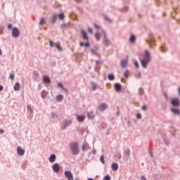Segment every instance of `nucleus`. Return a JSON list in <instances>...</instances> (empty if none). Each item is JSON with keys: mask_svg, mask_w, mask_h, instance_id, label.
I'll list each match as a JSON object with an SVG mask.
<instances>
[{"mask_svg": "<svg viewBox=\"0 0 180 180\" xmlns=\"http://www.w3.org/2000/svg\"><path fill=\"white\" fill-rule=\"evenodd\" d=\"M37 77H39V74H37V73H36V75H35Z\"/></svg>", "mask_w": 180, "mask_h": 180, "instance_id": "52", "label": "nucleus"}, {"mask_svg": "<svg viewBox=\"0 0 180 180\" xmlns=\"http://www.w3.org/2000/svg\"><path fill=\"white\" fill-rule=\"evenodd\" d=\"M171 111L172 112V113H174V115H180V110L179 109H176V108H172Z\"/></svg>", "mask_w": 180, "mask_h": 180, "instance_id": "13", "label": "nucleus"}, {"mask_svg": "<svg viewBox=\"0 0 180 180\" xmlns=\"http://www.w3.org/2000/svg\"><path fill=\"white\" fill-rule=\"evenodd\" d=\"M94 27H96V29H101V27H99V25L94 24Z\"/></svg>", "mask_w": 180, "mask_h": 180, "instance_id": "40", "label": "nucleus"}, {"mask_svg": "<svg viewBox=\"0 0 180 180\" xmlns=\"http://www.w3.org/2000/svg\"><path fill=\"white\" fill-rule=\"evenodd\" d=\"M58 86L60 88H62V89H63V91H66V92H68V91H67V89H65V88H64V86L63 85V83H58Z\"/></svg>", "mask_w": 180, "mask_h": 180, "instance_id": "24", "label": "nucleus"}, {"mask_svg": "<svg viewBox=\"0 0 180 180\" xmlns=\"http://www.w3.org/2000/svg\"><path fill=\"white\" fill-rule=\"evenodd\" d=\"M56 49H58V50H59L60 51H63V48H61V46L56 45Z\"/></svg>", "mask_w": 180, "mask_h": 180, "instance_id": "35", "label": "nucleus"}, {"mask_svg": "<svg viewBox=\"0 0 180 180\" xmlns=\"http://www.w3.org/2000/svg\"><path fill=\"white\" fill-rule=\"evenodd\" d=\"M86 147H87L86 144H84L82 147V151H85V150H86Z\"/></svg>", "mask_w": 180, "mask_h": 180, "instance_id": "33", "label": "nucleus"}, {"mask_svg": "<svg viewBox=\"0 0 180 180\" xmlns=\"http://www.w3.org/2000/svg\"><path fill=\"white\" fill-rule=\"evenodd\" d=\"M108 79H110V81H113L115 79V75H108Z\"/></svg>", "mask_w": 180, "mask_h": 180, "instance_id": "28", "label": "nucleus"}, {"mask_svg": "<svg viewBox=\"0 0 180 180\" xmlns=\"http://www.w3.org/2000/svg\"><path fill=\"white\" fill-rule=\"evenodd\" d=\"M127 155H130V150H128V151L127 152Z\"/></svg>", "mask_w": 180, "mask_h": 180, "instance_id": "48", "label": "nucleus"}, {"mask_svg": "<svg viewBox=\"0 0 180 180\" xmlns=\"http://www.w3.org/2000/svg\"><path fill=\"white\" fill-rule=\"evenodd\" d=\"M44 82H45L46 84H50V82H51V80L50 79V77L45 76L44 77Z\"/></svg>", "mask_w": 180, "mask_h": 180, "instance_id": "17", "label": "nucleus"}, {"mask_svg": "<svg viewBox=\"0 0 180 180\" xmlns=\"http://www.w3.org/2000/svg\"><path fill=\"white\" fill-rule=\"evenodd\" d=\"M77 119L78 122H84V120H85V116L77 115Z\"/></svg>", "mask_w": 180, "mask_h": 180, "instance_id": "12", "label": "nucleus"}, {"mask_svg": "<svg viewBox=\"0 0 180 180\" xmlns=\"http://www.w3.org/2000/svg\"><path fill=\"white\" fill-rule=\"evenodd\" d=\"M87 117L89 119H91L93 120V119H94V112H87Z\"/></svg>", "mask_w": 180, "mask_h": 180, "instance_id": "19", "label": "nucleus"}, {"mask_svg": "<svg viewBox=\"0 0 180 180\" xmlns=\"http://www.w3.org/2000/svg\"><path fill=\"white\" fill-rule=\"evenodd\" d=\"M56 155L53 154V155H51L50 156V158H49V161H50L51 162H54L56 161Z\"/></svg>", "mask_w": 180, "mask_h": 180, "instance_id": "18", "label": "nucleus"}, {"mask_svg": "<svg viewBox=\"0 0 180 180\" xmlns=\"http://www.w3.org/2000/svg\"><path fill=\"white\" fill-rule=\"evenodd\" d=\"M10 78L13 81L15 79V75L13 73L10 74Z\"/></svg>", "mask_w": 180, "mask_h": 180, "instance_id": "32", "label": "nucleus"}, {"mask_svg": "<svg viewBox=\"0 0 180 180\" xmlns=\"http://www.w3.org/2000/svg\"><path fill=\"white\" fill-rule=\"evenodd\" d=\"M96 88H98V86H96V84L91 83V89H93V91H95Z\"/></svg>", "mask_w": 180, "mask_h": 180, "instance_id": "27", "label": "nucleus"}, {"mask_svg": "<svg viewBox=\"0 0 180 180\" xmlns=\"http://www.w3.org/2000/svg\"><path fill=\"white\" fill-rule=\"evenodd\" d=\"M81 33H82V36L83 37L84 40H86V41H87L86 43H80V46L81 47H84V46H85V47H89V38L88 37V34L86 33V31L82 30H81Z\"/></svg>", "mask_w": 180, "mask_h": 180, "instance_id": "3", "label": "nucleus"}, {"mask_svg": "<svg viewBox=\"0 0 180 180\" xmlns=\"http://www.w3.org/2000/svg\"><path fill=\"white\" fill-rule=\"evenodd\" d=\"M136 118H137V119H141V114L138 113V114L136 115Z\"/></svg>", "mask_w": 180, "mask_h": 180, "instance_id": "37", "label": "nucleus"}, {"mask_svg": "<svg viewBox=\"0 0 180 180\" xmlns=\"http://www.w3.org/2000/svg\"><path fill=\"white\" fill-rule=\"evenodd\" d=\"M165 96H166V98H167V94H165Z\"/></svg>", "mask_w": 180, "mask_h": 180, "instance_id": "56", "label": "nucleus"}, {"mask_svg": "<svg viewBox=\"0 0 180 180\" xmlns=\"http://www.w3.org/2000/svg\"><path fill=\"white\" fill-rule=\"evenodd\" d=\"M179 94L180 95V87L179 88Z\"/></svg>", "mask_w": 180, "mask_h": 180, "instance_id": "50", "label": "nucleus"}, {"mask_svg": "<svg viewBox=\"0 0 180 180\" xmlns=\"http://www.w3.org/2000/svg\"><path fill=\"white\" fill-rule=\"evenodd\" d=\"M95 37H96V40L98 41H99V40H101V33H99V32L96 33Z\"/></svg>", "mask_w": 180, "mask_h": 180, "instance_id": "21", "label": "nucleus"}, {"mask_svg": "<svg viewBox=\"0 0 180 180\" xmlns=\"http://www.w3.org/2000/svg\"><path fill=\"white\" fill-rule=\"evenodd\" d=\"M1 91H4V86L2 85H0V92Z\"/></svg>", "mask_w": 180, "mask_h": 180, "instance_id": "44", "label": "nucleus"}, {"mask_svg": "<svg viewBox=\"0 0 180 180\" xmlns=\"http://www.w3.org/2000/svg\"><path fill=\"white\" fill-rule=\"evenodd\" d=\"M65 176L68 180H74V176L72 175V173L70 170L65 171Z\"/></svg>", "mask_w": 180, "mask_h": 180, "instance_id": "6", "label": "nucleus"}, {"mask_svg": "<svg viewBox=\"0 0 180 180\" xmlns=\"http://www.w3.org/2000/svg\"><path fill=\"white\" fill-rule=\"evenodd\" d=\"M49 46H51V47H54V42H53V41H49Z\"/></svg>", "mask_w": 180, "mask_h": 180, "instance_id": "34", "label": "nucleus"}, {"mask_svg": "<svg viewBox=\"0 0 180 180\" xmlns=\"http://www.w3.org/2000/svg\"><path fill=\"white\" fill-rule=\"evenodd\" d=\"M171 104L172 105V106H174L175 108H179L180 106L179 98H172Z\"/></svg>", "mask_w": 180, "mask_h": 180, "instance_id": "5", "label": "nucleus"}, {"mask_svg": "<svg viewBox=\"0 0 180 180\" xmlns=\"http://www.w3.org/2000/svg\"><path fill=\"white\" fill-rule=\"evenodd\" d=\"M56 99L58 101V102H61L63 99H64V96L59 94L56 96Z\"/></svg>", "mask_w": 180, "mask_h": 180, "instance_id": "14", "label": "nucleus"}, {"mask_svg": "<svg viewBox=\"0 0 180 180\" xmlns=\"http://www.w3.org/2000/svg\"><path fill=\"white\" fill-rule=\"evenodd\" d=\"M88 32H89V33H93V30L91 28H88Z\"/></svg>", "mask_w": 180, "mask_h": 180, "instance_id": "43", "label": "nucleus"}, {"mask_svg": "<svg viewBox=\"0 0 180 180\" xmlns=\"http://www.w3.org/2000/svg\"><path fill=\"white\" fill-rule=\"evenodd\" d=\"M134 65H135V67H136V68H139V63L138 62H135Z\"/></svg>", "mask_w": 180, "mask_h": 180, "instance_id": "42", "label": "nucleus"}, {"mask_svg": "<svg viewBox=\"0 0 180 180\" xmlns=\"http://www.w3.org/2000/svg\"><path fill=\"white\" fill-rule=\"evenodd\" d=\"M103 180H110V176H105L103 179Z\"/></svg>", "mask_w": 180, "mask_h": 180, "instance_id": "36", "label": "nucleus"}, {"mask_svg": "<svg viewBox=\"0 0 180 180\" xmlns=\"http://www.w3.org/2000/svg\"><path fill=\"white\" fill-rule=\"evenodd\" d=\"M105 109H108V104L103 103L98 105V110L103 111Z\"/></svg>", "mask_w": 180, "mask_h": 180, "instance_id": "8", "label": "nucleus"}, {"mask_svg": "<svg viewBox=\"0 0 180 180\" xmlns=\"http://www.w3.org/2000/svg\"><path fill=\"white\" fill-rule=\"evenodd\" d=\"M121 66L122 67H127V60H124L121 62Z\"/></svg>", "mask_w": 180, "mask_h": 180, "instance_id": "22", "label": "nucleus"}, {"mask_svg": "<svg viewBox=\"0 0 180 180\" xmlns=\"http://www.w3.org/2000/svg\"><path fill=\"white\" fill-rule=\"evenodd\" d=\"M129 41H130L131 43H133L134 41H136V36H134L133 34L131 35Z\"/></svg>", "mask_w": 180, "mask_h": 180, "instance_id": "23", "label": "nucleus"}, {"mask_svg": "<svg viewBox=\"0 0 180 180\" xmlns=\"http://www.w3.org/2000/svg\"><path fill=\"white\" fill-rule=\"evenodd\" d=\"M52 117H57V115L56 114H52Z\"/></svg>", "mask_w": 180, "mask_h": 180, "instance_id": "47", "label": "nucleus"}, {"mask_svg": "<svg viewBox=\"0 0 180 180\" xmlns=\"http://www.w3.org/2000/svg\"><path fill=\"white\" fill-rule=\"evenodd\" d=\"M112 171H117V169H119V165H117L116 162L112 163Z\"/></svg>", "mask_w": 180, "mask_h": 180, "instance_id": "11", "label": "nucleus"}, {"mask_svg": "<svg viewBox=\"0 0 180 180\" xmlns=\"http://www.w3.org/2000/svg\"><path fill=\"white\" fill-rule=\"evenodd\" d=\"M103 36H104V41L105 43H109V40L108 39V37H106V32L105 31H102Z\"/></svg>", "mask_w": 180, "mask_h": 180, "instance_id": "20", "label": "nucleus"}, {"mask_svg": "<svg viewBox=\"0 0 180 180\" xmlns=\"http://www.w3.org/2000/svg\"><path fill=\"white\" fill-rule=\"evenodd\" d=\"M12 36L13 37H19L20 36V31L18 27H13L12 29Z\"/></svg>", "mask_w": 180, "mask_h": 180, "instance_id": "4", "label": "nucleus"}, {"mask_svg": "<svg viewBox=\"0 0 180 180\" xmlns=\"http://www.w3.org/2000/svg\"><path fill=\"white\" fill-rule=\"evenodd\" d=\"M4 129H0V134H4Z\"/></svg>", "mask_w": 180, "mask_h": 180, "instance_id": "45", "label": "nucleus"}, {"mask_svg": "<svg viewBox=\"0 0 180 180\" xmlns=\"http://www.w3.org/2000/svg\"><path fill=\"white\" fill-rule=\"evenodd\" d=\"M17 153L18 155H24L25 154V150L22 149L20 146L17 147Z\"/></svg>", "mask_w": 180, "mask_h": 180, "instance_id": "9", "label": "nucleus"}, {"mask_svg": "<svg viewBox=\"0 0 180 180\" xmlns=\"http://www.w3.org/2000/svg\"><path fill=\"white\" fill-rule=\"evenodd\" d=\"M46 23V19H44V18H41L39 22V25H44Z\"/></svg>", "mask_w": 180, "mask_h": 180, "instance_id": "25", "label": "nucleus"}, {"mask_svg": "<svg viewBox=\"0 0 180 180\" xmlns=\"http://www.w3.org/2000/svg\"><path fill=\"white\" fill-rule=\"evenodd\" d=\"M20 84L19 82H16L14 86V91H20Z\"/></svg>", "mask_w": 180, "mask_h": 180, "instance_id": "15", "label": "nucleus"}, {"mask_svg": "<svg viewBox=\"0 0 180 180\" xmlns=\"http://www.w3.org/2000/svg\"><path fill=\"white\" fill-rule=\"evenodd\" d=\"M162 53H164V51H163V50H162Z\"/></svg>", "mask_w": 180, "mask_h": 180, "instance_id": "55", "label": "nucleus"}, {"mask_svg": "<svg viewBox=\"0 0 180 180\" xmlns=\"http://www.w3.org/2000/svg\"><path fill=\"white\" fill-rule=\"evenodd\" d=\"M115 91L119 92V91H120V89H122V86L120 85V84L117 83L115 84Z\"/></svg>", "mask_w": 180, "mask_h": 180, "instance_id": "16", "label": "nucleus"}, {"mask_svg": "<svg viewBox=\"0 0 180 180\" xmlns=\"http://www.w3.org/2000/svg\"><path fill=\"white\" fill-rule=\"evenodd\" d=\"M70 151L73 155H78L79 154V145L77 142H73L70 146Z\"/></svg>", "mask_w": 180, "mask_h": 180, "instance_id": "2", "label": "nucleus"}, {"mask_svg": "<svg viewBox=\"0 0 180 180\" xmlns=\"http://www.w3.org/2000/svg\"><path fill=\"white\" fill-rule=\"evenodd\" d=\"M124 76L125 77V78H129V71L128 70L124 72Z\"/></svg>", "mask_w": 180, "mask_h": 180, "instance_id": "31", "label": "nucleus"}, {"mask_svg": "<svg viewBox=\"0 0 180 180\" xmlns=\"http://www.w3.org/2000/svg\"><path fill=\"white\" fill-rule=\"evenodd\" d=\"M58 16H59V19L60 20H63L64 19V18H65L64 13H60Z\"/></svg>", "mask_w": 180, "mask_h": 180, "instance_id": "30", "label": "nucleus"}, {"mask_svg": "<svg viewBox=\"0 0 180 180\" xmlns=\"http://www.w3.org/2000/svg\"><path fill=\"white\" fill-rule=\"evenodd\" d=\"M56 20H57V15H53V16L52 17L51 23H52V24L56 23Z\"/></svg>", "mask_w": 180, "mask_h": 180, "instance_id": "26", "label": "nucleus"}, {"mask_svg": "<svg viewBox=\"0 0 180 180\" xmlns=\"http://www.w3.org/2000/svg\"><path fill=\"white\" fill-rule=\"evenodd\" d=\"M53 168V171H54V172H58V171H60V165L58 164H54L52 167Z\"/></svg>", "mask_w": 180, "mask_h": 180, "instance_id": "10", "label": "nucleus"}, {"mask_svg": "<svg viewBox=\"0 0 180 180\" xmlns=\"http://www.w3.org/2000/svg\"><path fill=\"white\" fill-rule=\"evenodd\" d=\"M96 64H102V62L99 61V60H96Z\"/></svg>", "mask_w": 180, "mask_h": 180, "instance_id": "46", "label": "nucleus"}, {"mask_svg": "<svg viewBox=\"0 0 180 180\" xmlns=\"http://www.w3.org/2000/svg\"><path fill=\"white\" fill-rule=\"evenodd\" d=\"M142 110H147V106L143 105V106L142 107Z\"/></svg>", "mask_w": 180, "mask_h": 180, "instance_id": "41", "label": "nucleus"}, {"mask_svg": "<svg viewBox=\"0 0 180 180\" xmlns=\"http://www.w3.org/2000/svg\"><path fill=\"white\" fill-rule=\"evenodd\" d=\"M100 161H101L102 164H105V156L104 155L101 156Z\"/></svg>", "mask_w": 180, "mask_h": 180, "instance_id": "29", "label": "nucleus"}, {"mask_svg": "<svg viewBox=\"0 0 180 180\" xmlns=\"http://www.w3.org/2000/svg\"><path fill=\"white\" fill-rule=\"evenodd\" d=\"M72 124V121H71V120L64 121L62 123V129H63V130H64L66 127H68V126H71Z\"/></svg>", "mask_w": 180, "mask_h": 180, "instance_id": "7", "label": "nucleus"}, {"mask_svg": "<svg viewBox=\"0 0 180 180\" xmlns=\"http://www.w3.org/2000/svg\"><path fill=\"white\" fill-rule=\"evenodd\" d=\"M8 29L9 30H11V29H12V24H8Z\"/></svg>", "mask_w": 180, "mask_h": 180, "instance_id": "39", "label": "nucleus"}, {"mask_svg": "<svg viewBox=\"0 0 180 180\" xmlns=\"http://www.w3.org/2000/svg\"><path fill=\"white\" fill-rule=\"evenodd\" d=\"M105 19L108 20V22H112V20H110L109 17H105Z\"/></svg>", "mask_w": 180, "mask_h": 180, "instance_id": "38", "label": "nucleus"}, {"mask_svg": "<svg viewBox=\"0 0 180 180\" xmlns=\"http://www.w3.org/2000/svg\"><path fill=\"white\" fill-rule=\"evenodd\" d=\"M150 60L151 57L150 56V52H148V51H146L143 59H141L142 67H143V68H147V65L150 63Z\"/></svg>", "mask_w": 180, "mask_h": 180, "instance_id": "1", "label": "nucleus"}, {"mask_svg": "<svg viewBox=\"0 0 180 180\" xmlns=\"http://www.w3.org/2000/svg\"><path fill=\"white\" fill-rule=\"evenodd\" d=\"M150 157H153V154L150 153Z\"/></svg>", "mask_w": 180, "mask_h": 180, "instance_id": "54", "label": "nucleus"}, {"mask_svg": "<svg viewBox=\"0 0 180 180\" xmlns=\"http://www.w3.org/2000/svg\"><path fill=\"white\" fill-rule=\"evenodd\" d=\"M88 180H94V179L89 178L88 179Z\"/></svg>", "mask_w": 180, "mask_h": 180, "instance_id": "51", "label": "nucleus"}, {"mask_svg": "<svg viewBox=\"0 0 180 180\" xmlns=\"http://www.w3.org/2000/svg\"><path fill=\"white\" fill-rule=\"evenodd\" d=\"M119 158H120H120H122V155H120V156H119Z\"/></svg>", "mask_w": 180, "mask_h": 180, "instance_id": "53", "label": "nucleus"}, {"mask_svg": "<svg viewBox=\"0 0 180 180\" xmlns=\"http://www.w3.org/2000/svg\"><path fill=\"white\" fill-rule=\"evenodd\" d=\"M0 56H2V50L0 49Z\"/></svg>", "mask_w": 180, "mask_h": 180, "instance_id": "49", "label": "nucleus"}]
</instances>
